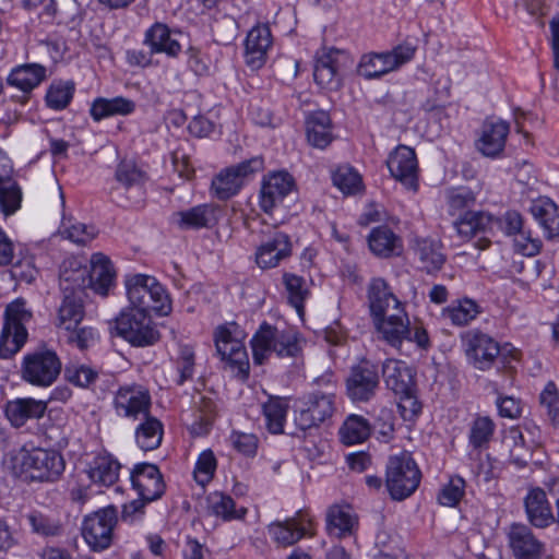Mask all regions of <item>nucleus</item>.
Listing matches in <instances>:
<instances>
[{"label":"nucleus","instance_id":"f257e3e1","mask_svg":"<svg viewBox=\"0 0 559 559\" xmlns=\"http://www.w3.org/2000/svg\"><path fill=\"white\" fill-rule=\"evenodd\" d=\"M306 343V338L296 329H280L263 321L250 340L253 362L264 365L271 354L278 358H300Z\"/></svg>","mask_w":559,"mask_h":559},{"label":"nucleus","instance_id":"f03ea898","mask_svg":"<svg viewBox=\"0 0 559 559\" xmlns=\"http://www.w3.org/2000/svg\"><path fill=\"white\" fill-rule=\"evenodd\" d=\"M124 287L130 305L157 317L171 313L173 300L169 292L155 276L143 273L128 275Z\"/></svg>","mask_w":559,"mask_h":559},{"label":"nucleus","instance_id":"7ed1b4c3","mask_svg":"<svg viewBox=\"0 0 559 559\" xmlns=\"http://www.w3.org/2000/svg\"><path fill=\"white\" fill-rule=\"evenodd\" d=\"M33 319V310L23 297L5 306L0 333V358L11 359L24 347L28 340L27 325Z\"/></svg>","mask_w":559,"mask_h":559},{"label":"nucleus","instance_id":"20e7f679","mask_svg":"<svg viewBox=\"0 0 559 559\" xmlns=\"http://www.w3.org/2000/svg\"><path fill=\"white\" fill-rule=\"evenodd\" d=\"M246 334L239 324L228 322L215 329L214 343L221 360L234 377L246 382L250 376V362L243 338Z\"/></svg>","mask_w":559,"mask_h":559},{"label":"nucleus","instance_id":"39448f33","mask_svg":"<svg viewBox=\"0 0 559 559\" xmlns=\"http://www.w3.org/2000/svg\"><path fill=\"white\" fill-rule=\"evenodd\" d=\"M62 362L57 352L46 344L26 352L20 362V379L32 386L46 389L60 376Z\"/></svg>","mask_w":559,"mask_h":559},{"label":"nucleus","instance_id":"423d86ee","mask_svg":"<svg viewBox=\"0 0 559 559\" xmlns=\"http://www.w3.org/2000/svg\"><path fill=\"white\" fill-rule=\"evenodd\" d=\"M117 335L133 347H147L159 340L152 313L129 304L115 320Z\"/></svg>","mask_w":559,"mask_h":559},{"label":"nucleus","instance_id":"0eeeda50","mask_svg":"<svg viewBox=\"0 0 559 559\" xmlns=\"http://www.w3.org/2000/svg\"><path fill=\"white\" fill-rule=\"evenodd\" d=\"M421 472L412 454L404 451L390 456L386 463L385 485L393 500L402 501L418 488Z\"/></svg>","mask_w":559,"mask_h":559},{"label":"nucleus","instance_id":"6e6552de","mask_svg":"<svg viewBox=\"0 0 559 559\" xmlns=\"http://www.w3.org/2000/svg\"><path fill=\"white\" fill-rule=\"evenodd\" d=\"M117 523L118 510L111 504L84 516L81 533L91 550L103 551L111 546Z\"/></svg>","mask_w":559,"mask_h":559},{"label":"nucleus","instance_id":"1a4fd4ad","mask_svg":"<svg viewBox=\"0 0 559 559\" xmlns=\"http://www.w3.org/2000/svg\"><path fill=\"white\" fill-rule=\"evenodd\" d=\"M263 168L264 160L261 156H254L227 167L213 178L211 191L221 201L229 200L239 193L247 177Z\"/></svg>","mask_w":559,"mask_h":559},{"label":"nucleus","instance_id":"9d476101","mask_svg":"<svg viewBox=\"0 0 559 559\" xmlns=\"http://www.w3.org/2000/svg\"><path fill=\"white\" fill-rule=\"evenodd\" d=\"M462 347L468 362L477 370L491 369L501 354L500 344L479 329H471L461 334Z\"/></svg>","mask_w":559,"mask_h":559},{"label":"nucleus","instance_id":"9b49d317","mask_svg":"<svg viewBox=\"0 0 559 559\" xmlns=\"http://www.w3.org/2000/svg\"><path fill=\"white\" fill-rule=\"evenodd\" d=\"M380 386V366L369 359L353 365L345 380L346 395L354 403L370 402Z\"/></svg>","mask_w":559,"mask_h":559},{"label":"nucleus","instance_id":"f8f14e48","mask_svg":"<svg viewBox=\"0 0 559 559\" xmlns=\"http://www.w3.org/2000/svg\"><path fill=\"white\" fill-rule=\"evenodd\" d=\"M453 227L462 240L478 237L476 247L485 250L490 247V237L495 235V215L487 211L466 210L453 221Z\"/></svg>","mask_w":559,"mask_h":559},{"label":"nucleus","instance_id":"ddd939ff","mask_svg":"<svg viewBox=\"0 0 559 559\" xmlns=\"http://www.w3.org/2000/svg\"><path fill=\"white\" fill-rule=\"evenodd\" d=\"M22 469L31 480L52 483L63 473L64 461L56 450L36 448L23 455Z\"/></svg>","mask_w":559,"mask_h":559},{"label":"nucleus","instance_id":"4468645a","mask_svg":"<svg viewBox=\"0 0 559 559\" xmlns=\"http://www.w3.org/2000/svg\"><path fill=\"white\" fill-rule=\"evenodd\" d=\"M297 189L295 178L287 170H274L263 176L259 193V206L272 214Z\"/></svg>","mask_w":559,"mask_h":559},{"label":"nucleus","instance_id":"2eb2a0df","mask_svg":"<svg viewBox=\"0 0 559 559\" xmlns=\"http://www.w3.org/2000/svg\"><path fill=\"white\" fill-rule=\"evenodd\" d=\"M495 228L507 237H513L515 246L524 255L534 257L542 250V240L533 237L532 231L524 227L523 216L515 210H508L501 216H495Z\"/></svg>","mask_w":559,"mask_h":559},{"label":"nucleus","instance_id":"dca6fc26","mask_svg":"<svg viewBox=\"0 0 559 559\" xmlns=\"http://www.w3.org/2000/svg\"><path fill=\"white\" fill-rule=\"evenodd\" d=\"M112 404L119 417L138 420L151 413L152 397L145 386L132 383L117 390Z\"/></svg>","mask_w":559,"mask_h":559},{"label":"nucleus","instance_id":"f3484780","mask_svg":"<svg viewBox=\"0 0 559 559\" xmlns=\"http://www.w3.org/2000/svg\"><path fill=\"white\" fill-rule=\"evenodd\" d=\"M293 245L290 237L278 229L264 235L257 247L254 259L261 270L274 269L292 255Z\"/></svg>","mask_w":559,"mask_h":559},{"label":"nucleus","instance_id":"a211bd4d","mask_svg":"<svg viewBox=\"0 0 559 559\" xmlns=\"http://www.w3.org/2000/svg\"><path fill=\"white\" fill-rule=\"evenodd\" d=\"M47 79V68L40 63L17 64L9 72L5 83L9 87L21 92V95L12 96L14 102L26 105L32 92Z\"/></svg>","mask_w":559,"mask_h":559},{"label":"nucleus","instance_id":"6ab92c4d","mask_svg":"<svg viewBox=\"0 0 559 559\" xmlns=\"http://www.w3.org/2000/svg\"><path fill=\"white\" fill-rule=\"evenodd\" d=\"M386 166L391 176L412 191L418 189V160L413 147L400 144L389 154Z\"/></svg>","mask_w":559,"mask_h":559},{"label":"nucleus","instance_id":"aec40b11","mask_svg":"<svg viewBox=\"0 0 559 559\" xmlns=\"http://www.w3.org/2000/svg\"><path fill=\"white\" fill-rule=\"evenodd\" d=\"M347 55L330 48L317 57L313 68L314 82L323 90L337 91L342 86L341 70Z\"/></svg>","mask_w":559,"mask_h":559},{"label":"nucleus","instance_id":"412c9836","mask_svg":"<svg viewBox=\"0 0 559 559\" xmlns=\"http://www.w3.org/2000/svg\"><path fill=\"white\" fill-rule=\"evenodd\" d=\"M507 540L514 559H542L545 552V544L524 523H512L507 532Z\"/></svg>","mask_w":559,"mask_h":559},{"label":"nucleus","instance_id":"4be33fe9","mask_svg":"<svg viewBox=\"0 0 559 559\" xmlns=\"http://www.w3.org/2000/svg\"><path fill=\"white\" fill-rule=\"evenodd\" d=\"M312 519L305 510H298L293 516L284 521H275L269 525V533L273 540L287 547L296 544L310 534Z\"/></svg>","mask_w":559,"mask_h":559},{"label":"nucleus","instance_id":"5701e85b","mask_svg":"<svg viewBox=\"0 0 559 559\" xmlns=\"http://www.w3.org/2000/svg\"><path fill=\"white\" fill-rule=\"evenodd\" d=\"M132 488L139 497L148 501H156L165 493L166 485L157 465L152 463H138L131 471Z\"/></svg>","mask_w":559,"mask_h":559},{"label":"nucleus","instance_id":"b1692460","mask_svg":"<svg viewBox=\"0 0 559 559\" xmlns=\"http://www.w3.org/2000/svg\"><path fill=\"white\" fill-rule=\"evenodd\" d=\"M371 320L382 338L392 347H401L411 334L409 319L404 307H397L392 314H381Z\"/></svg>","mask_w":559,"mask_h":559},{"label":"nucleus","instance_id":"393cba45","mask_svg":"<svg viewBox=\"0 0 559 559\" xmlns=\"http://www.w3.org/2000/svg\"><path fill=\"white\" fill-rule=\"evenodd\" d=\"M272 46V34L267 25L253 26L245 40V62L251 70H260L267 60Z\"/></svg>","mask_w":559,"mask_h":559},{"label":"nucleus","instance_id":"a878e982","mask_svg":"<svg viewBox=\"0 0 559 559\" xmlns=\"http://www.w3.org/2000/svg\"><path fill=\"white\" fill-rule=\"evenodd\" d=\"M367 304L371 319L388 313L391 306L392 310L404 307L388 281L380 276L370 278L367 285Z\"/></svg>","mask_w":559,"mask_h":559},{"label":"nucleus","instance_id":"bb28decb","mask_svg":"<svg viewBox=\"0 0 559 559\" xmlns=\"http://www.w3.org/2000/svg\"><path fill=\"white\" fill-rule=\"evenodd\" d=\"M527 522L535 528L544 530L555 524V513L546 491L540 487L531 488L523 500Z\"/></svg>","mask_w":559,"mask_h":559},{"label":"nucleus","instance_id":"cd10ccee","mask_svg":"<svg viewBox=\"0 0 559 559\" xmlns=\"http://www.w3.org/2000/svg\"><path fill=\"white\" fill-rule=\"evenodd\" d=\"M180 34L179 31L171 29L162 22H155L144 33L143 45L147 46L152 53H165L169 58H177L182 47L174 35Z\"/></svg>","mask_w":559,"mask_h":559},{"label":"nucleus","instance_id":"c85d7f7f","mask_svg":"<svg viewBox=\"0 0 559 559\" xmlns=\"http://www.w3.org/2000/svg\"><path fill=\"white\" fill-rule=\"evenodd\" d=\"M509 132L510 126L506 121L486 120L476 141V148L484 156L496 158L503 152Z\"/></svg>","mask_w":559,"mask_h":559},{"label":"nucleus","instance_id":"c756f323","mask_svg":"<svg viewBox=\"0 0 559 559\" xmlns=\"http://www.w3.org/2000/svg\"><path fill=\"white\" fill-rule=\"evenodd\" d=\"M388 390L405 394L416 386L414 370L403 360L386 359L380 369Z\"/></svg>","mask_w":559,"mask_h":559},{"label":"nucleus","instance_id":"7c9ffc66","mask_svg":"<svg viewBox=\"0 0 559 559\" xmlns=\"http://www.w3.org/2000/svg\"><path fill=\"white\" fill-rule=\"evenodd\" d=\"M116 283V272L109 258L100 252L93 253L88 266L87 287L99 296H108Z\"/></svg>","mask_w":559,"mask_h":559},{"label":"nucleus","instance_id":"2f4dec72","mask_svg":"<svg viewBox=\"0 0 559 559\" xmlns=\"http://www.w3.org/2000/svg\"><path fill=\"white\" fill-rule=\"evenodd\" d=\"M47 411V402L33 397H17L7 402L4 414L15 428L23 427L28 420L40 419Z\"/></svg>","mask_w":559,"mask_h":559},{"label":"nucleus","instance_id":"473e14b6","mask_svg":"<svg viewBox=\"0 0 559 559\" xmlns=\"http://www.w3.org/2000/svg\"><path fill=\"white\" fill-rule=\"evenodd\" d=\"M368 247L378 258L389 259L403 252V239L388 225L373 227L368 237Z\"/></svg>","mask_w":559,"mask_h":559},{"label":"nucleus","instance_id":"72a5a7b5","mask_svg":"<svg viewBox=\"0 0 559 559\" xmlns=\"http://www.w3.org/2000/svg\"><path fill=\"white\" fill-rule=\"evenodd\" d=\"M60 288L62 293L84 294L88 282V265L86 260L81 257H70L66 259L60 266Z\"/></svg>","mask_w":559,"mask_h":559},{"label":"nucleus","instance_id":"f704fd0d","mask_svg":"<svg viewBox=\"0 0 559 559\" xmlns=\"http://www.w3.org/2000/svg\"><path fill=\"white\" fill-rule=\"evenodd\" d=\"M530 213L544 231L546 239L559 241V207L549 198H538L530 206Z\"/></svg>","mask_w":559,"mask_h":559},{"label":"nucleus","instance_id":"c9c22d12","mask_svg":"<svg viewBox=\"0 0 559 559\" xmlns=\"http://www.w3.org/2000/svg\"><path fill=\"white\" fill-rule=\"evenodd\" d=\"M308 143L319 150H325L335 139L331 116L325 110L312 111L306 119Z\"/></svg>","mask_w":559,"mask_h":559},{"label":"nucleus","instance_id":"e433bc0d","mask_svg":"<svg viewBox=\"0 0 559 559\" xmlns=\"http://www.w3.org/2000/svg\"><path fill=\"white\" fill-rule=\"evenodd\" d=\"M326 531L330 536H352L358 528V516L349 504H333L326 511Z\"/></svg>","mask_w":559,"mask_h":559},{"label":"nucleus","instance_id":"4c0bfd02","mask_svg":"<svg viewBox=\"0 0 559 559\" xmlns=\"http://www.w3.org/2000/svg\"><path fill=\"white\" fill-rule=\"evenodd\" d=\"M414 253L420 263L419 269L427 274H437L447 261L442 243L431 238L416 239Z\"/></svg>","mask_w":559,"mask_h":559},{"label":"nucleus","instance_id":"58836bf2","mask_svg":"<svg viewBox=\"0 0 559 559\" xmlns=\"http://www.w3.org/2000/svg\"><path fill=\"white\" fill-rule=\"evenodd\" d=\"M178 228L182 230L210 228L216 222V210L211 204H200L174 214Z\"/></svg>","mask_w":559,"mask_h":559},{"label":"nucleus","instance_id":"ea45409f","mask_svg":"<svg viewBox=\"0 0 559 559\" xmlns=\"http://www.w3.org/2000/svg\"><path fill=\"white\" fill-rule=\"evenodd\" d=\"M63 298L58 308L57 323L58 328L70 331L76 328L83 320L85 314L83 297L85 294L76 293H62Z\"/></svg>","mask_w":559,"mask_h":559},{"label":"nucleus","instance_id":"a19ab883","mask_svg":"<svg viewBox=\"0 0 559 559\" xmlns=\"http://www.w3.org/2000/svg\"><path fill=\"white\" fill-rule=\"evenodd\" d=\"M135 108V103L123 96L97 97L91 105L90 115L94 121L99 122L112 116H129Z\"/></svg>","mask_w":559,"mask_h":559},{"label":"nucleus","instance_id":"79ce46f5","mask_svg":"<svg viewBox=\"0 0 559 559\" xmlns=\"http://www.w3.org/2000/svg\"><path fill=\"white\" fill-rule=\"evenodd\" d=\"M289 409L286 397L270 395L262 404L264 426L271 435H283Z\"/></svg>","mask_w":559,"mask_h":559},{"label":"nucleus","instance_id":"37998d69","mask_svg":"<svg viewBox=\"0 0 559 559\" xmlns=\"http://www.w3.org/2000/svg\"><path fill=\"white\" fill-rule=\"evenodd\" d=\"M206 509L210 515L218 518L225 522L241 520L247 514L246 508H236L235 500L222 491H213L206 497Z\"/></svg>","mask_w":559,"mask_h":559},{"label":"nucleus","instance_id":"c03bdc74","mask_svg":"<svg viewBox=\"0 0 559 559\" xmlns=\"http://www.w3.org/2000/svg\"><path fill=\"white\" fill-rule=\"evenodd\" d=\"M141 418L143 420L136 426L134 431L135 443L144 452L153 451L162 444L164 426L151 413Z\"/></svg>","mask_w":559,"mask_h":559},{"label":"nucleus","instance_id":"a18cd8bd","mask_svg":"<svg viewBox=\"0 0 559 559\" xmlns=\"http://www.w3.org/2000/svg\"><path fill=\"white\" fill-rule=\"evenodd\" d=\"M480 306L471 298L453 300L449 306L442 309L441 317L450 321L452 325L465 326L480 314Z\"/></svg>","mask_w":559,"mask_h":559},{"label":"nucleus","instance_id":"49530a36","mask_svg":"<svg viewBox=\"0 0 559 559\" xmlns=\"http://www.w3.org/2000/svg\"><path fill=\"white\" fill-rule=\"evenodd\" d=\"M371 435V423L362 415L349 414L338 429L340 440L345 445L360 444Z\"/></svg>","mask_w":559,"mask_h":559},{"label":"nucleus","instance_id":"de8ad7c7","mask_svg":"<svg viewBox=\"0 0 559 559\" xmlns=\"http://www.w3.org/2000/svg\"><path fill=\"white\" fill-rule=\"evenodd\" d=\"M282 283L287 294V300L301 317L305 312V302L310 296L308 283L304 276L292 272H284Z\"/></svg>","mask_w":559,"mask_h":559},{"label":"nucleus","instance_id":"09e8293b","mask_svg":"<svg viewBox=\"0 0 559 559\" xmlns=\"http://www.w3.org/2000/svg\"><path fill=\"white\" fill-rule=\"evenodd\" d=\"M119 469L120 463L111 455H98L90 464L87 475L95 484L111 486L118 479Z\"/></svg>","mask_w":559,"mask_h":559},{"label":"nucleus","instance_id":"8fccbe9b","mask_svg":"<svg viewBox=\"0 0 559 559\" xmlns=\"http://www.w3.org/2000/svg\"><path fill=\"white\" fill-rule=\"evenodd\" d=\"M332 182L344 195H357L365 190L361 175L348 164L332 171Z\"/></svg>","mask_w":559,"mask_h":559},{"label":"nucleus","instance_id":"3c124183","mask_svg":"<svg viewBox=\"0 0 559 559\" xmlns=\"http://www.w3.org/2000/svg\"><path fill=\"white\" fill-rule=\"evenodd\" d=\"M394 70L388 51L364 55L358 64V74L367 80L379 79Z\"/></svg>","mask_w":559,"mask_h":559},{"label":"nucleus","instance_id":"603ef678","mask_svg":"<svg viewBox=\"0 0 559 559\" xmlns=\"http://www.w3.org/2000/svg\"><path fill=\"white\" fill-rule=\"evenodd\" d=\"M503 442L509 447L510 462L519 469L526 467L532 459V453L525 443L524 436L520 428L511 427L506 432Z\"/></svg>","mask_w":559,"mask_h":559},{"label":"nucleus","instance_id":"864d4df0","mask_svg":"<svg viewBox=\"0 0 559 559\" xmlns=\"http://www.w3.org/2000/svg\"><path fill=\"white\" fill-rule=\"evenodd\" d=\"M75 84L71 80H53L45 95L46 106L53 110H63L71 103Z\"/></svg>","mask_w":559,"mask_h":559},{"label":"nucleus","instance_id":"5fc2aeb1","mask_svg":"<svg viewBox=\"0 0 559 559\" xmlns=\"http://www.w3.org/2000/svg\"><path fill=\"white\" fill-rule=\"evenodd\" d=\"M496 431V424L489 416H477L472 423L468 432V444L474 450H484L489 447Z\"/></svg>","mask_w":559,"mask_h":559},{"label":"nucleus","instance_id":"6e6d98bb","mask_svg":"<svg viewBox=\"0 0 559 559\" xmlns=\"http://www.w3.org/2000/svg\"><path fill=\"white\" fill-rule=\"evenodd\" d=\"M115 179L121 187L129 190L131 188H142L148 176L134 160L123 159L116 167Z\"/></svg>","mask_w":559,"mask_h":559},{"label":"nucleus","instance_id":"4d7b16f0","mask_svg":"<svg viewBox=\"0 0 559 559\" xmlns=\"http://www.w3.org/2000/svg\"><path fill=\"white\" fill-rule=\"evenodd\" d=\"M335 399V392L319 389L305 395L301 400L309 406L311 412L318 416V419L323 423L334 414Z\"/></svg>","mask_w":559,"mask_h":559},{"label":"nucleus","instance_id":"13d9d810","mask_svg":"<svg viewBox=\"0 0 559 559\" xmlns=\"http://www.w3.org/2000/svg\"><path fill=\"white\" fill-rule=\"evenodd\" d=\"M32 532L43 537H58L63 534L64 527L56 515L33 511L27 515Z\"/></svg>","mask_w":559,"mask_h":559},{"label":"nucleus","instance_id":"bf43d9fd","mask_svg":"<svg viewBox=\"0 0 559 559\" xmlns=\"http://www.w3.org/2000/svg\"><path fill=\"white\" fill-rule=\"evenodd\" d=\"M175 367L178 373L175 383L178 386H182L186 382L193 380L195 373V353L191 346H180Z\"/></svg>","mask_w":559,"mask_h":559},{"label":"nucleus","instance_id":"052dcab7","mask_svg":"<svg viewBox=\"0 0 559 559\" xmlns=\"http://www.w3.org/2000/svg\"><path fill=\"white\" fill-rule=\"evenodd\" d=\"M22 201V191L12 179L0 183V209L5 216L15 213Z\"/></svg>","mask_w":559,"mask_h":559},{"label":"nucleus","instance_id":"680f3d73","mask_svg":"<svg viewBox=\"0 0 559 559\" xmlns=\"http://www.w3.org/2000/svg\"><path fill=\"white\" fill-rule=\"evenodd\" d=\"M217 467V460L212 450L207 449L199 454L195 462L193 475L198 484L205 486L214 477Z\"/></svg>","mask_w":559,"mask_h":559},{"label":"nucleus","instance_id":"e2e57ef3","mask_svg":"<svg viewBox=\"0 0 559 559\" xmlns=\"http://www.w3.org/2000/svg\"><path fill=\"white\" fill-rule=\"evenodd\" d=\"M466 483L463 477L452 476L438 493V501L444 507H456L465 495Z\"/></svg>","mask_w":559,"mask_h":559},{"label":"nucleus","instance_id":"0e129e2a","mask_svg":"<svg viewBox=\"0 0 559 559\" xmlns=\"http://www.w3.org/2000/svg\"><path fill=\"white\" fill-rule=\"evenodd\" d=\"M395 416L392 409L382 407L371 424V432L377 433V439L381 442H390L394 438Z\"/></svg>","mask_w":559,"mask_h":559},{"label":"nucleus","instance_id":"69168bd1","mask_svg":"<svg viewBox=\"0 0 559 559\" xmlns=\"http://www.w3.org/2000/svg\"><path fill=\"white\" fill-rule=\"evenodd\" d=\"M539 402L552 426L559 428V392L555 382L549 381L545 385L539 394Z\"/></svg>","mask_w":559,"mask_h":559},{"label":"nucleus","instance_id":"338daca9","mask_svg":"<svg viewBox=\"0 0 559 559\" xmlns=\"http://www.w3.org/2000/svg\"><path fill=\"white\" fill-rule=\"evenodd\" d=\"M293 416L296 428L304 432L311 428H317L322 424L301 399L296 401Z\"/></svg>","mask_w":559,"mask_h":559},{"label":"nucleus","instance_id":"774afa93","mask_svg":"<svg viewBox=\"0 0 559 559\" xmlns=\"http://www.w3.org/2000/svg\"><path fill=\"white\" fill-rule=\"evenodd\" d=\"M397 396L400 399L397 408L401 417L405 421H415L421 414L423 408L421 403L416 396V386L405 394H397Z\"/></svg>","mask_w":559,"mask_h":559}]
</instances>
